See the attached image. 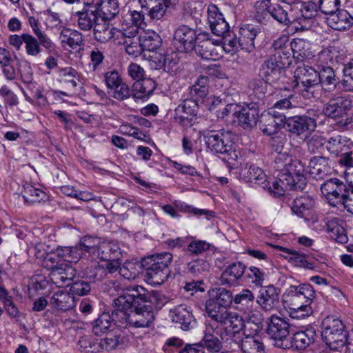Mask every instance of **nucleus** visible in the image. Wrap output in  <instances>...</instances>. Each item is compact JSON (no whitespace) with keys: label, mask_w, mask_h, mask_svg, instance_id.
<instances>
[{"label":"nucleus","mask_w":353,"mask_h":353,"mask_svg":"<svg viewBox=\"0 0 353 353\" xmlns=\"http://www.w3.org/2000/svg\"><path fill=\"white\" fill-rule=\"evenodd\" d=\"M180 101L174 110V119L181 125L190 127L196 118L199 104L185 94L181 97Z\"/></svg>","instance_id":"nucleus-10"},{"label":"nucleus","mask_w":353,"mask_h":353,"mask_svg":"<svg viewBox=\"0 0 353 353\" xmlns=\"http://www.w3.org/2000/svg\"><path fill=\"white\" fill-rule=\"evenodd\" d=\"M291 179L286 178L285 175L278 174L277 179L272 183V185L268 186L267 182L263 184V189L268 188L269 193L274 197H280L285 194L287 190H296L295 188L290 183Z\"/></svg>","instance_id":"nucleus-41"},{"label":"nucleus","mask_w":353,"mask_h":353,"mask_svg":"<svg viewBox=\"0 0 353 353\" xmlns=\"http://www.w3.org/2000/svg\"><path fill=\"white\" fill-rule=\"evenodd\" d=\"M256 301L259 307L265 312H271L276 309L279 303L276 288L272 285L261 288Z\"/></svg>","instance_id":"nucleus-22"},{"label":"nucleus","mask_w":353,"mask_h":353,"mask_svg":"<svg viewBox=\"0 0 353 353\" xmlns=\"http://www.w3.org/2000/svg\"><path fill=\"white\" fill-rule=\"evenodd\" d=\"M23 197L29 203H40L46 199L47 195L43 190L28 184L23 188Z\"/></svg>","instance_id":"nucleus-56"},{"label":"nucleus","mask_w":353,"mask_h":353,"mask_svg":"<svg viewBox=\"0 0 353 353\" xmlns=\"http://www.w3.org/2000/svg\"><path fill=\"white\" fill-rule=\"evenodd\" d=\"M258 32V30L250 25L241 28L239 36L241 49L251 52L254 48V39Z\"/></svg>","instance_id":"nucleus-49"},{"label":"nucleus","mask_w":353,"mask_h":353,"mask_svg":"<svg viewBox=\"0 0 353 353\" xmlns=\"http://www.w3.org/2000/svg\"><path fill=\"white\" fill-rule=\"evenodd\" d=\"M208 77L200 76L194 84L188 88V92L184 94L198 104L203 103L205 98L208 94Z\"/></svg>","instance_id":"nucleus-37"},{"label":"nucleus","mask_w":353,"mask_h":353,"mask_svg":"<svg viewBox=\"0 0 353 353\" xmlns=\"http://www.w3.org/2000/svg\"><path fill=\"white\" fill-rule=\"evenodd\" d=\"M50 280L58 287L70 286L76 276V270L65 264H56L49 267Z\"/></svg>","instance_id":"nucleus-16"},{"label":"nucleus","mask_w":353,"mask_h":353,"mask_svg":"<svg viewBox=\"0 0 353 353\" xmlns=\"http://www.w3.org/2000/svg\"><path fill=\"white\" fill-rule=\"evenodd\" d=\"M300 12L301 13V17L295 19L297 21L296 26H294L295 31H303L307 29V19H312L316 17L319 10L318 3H315L312 1L302 2L301 1Z\"/></svg>","instance_id":"nucleus-30"},{"label":"nucleus","mask_w":353,"mask_h":353,"mask_svg":"<svg viewBox=\"0 0 353 353\" xmlns=\"http://www.w3.org/2000/svg\"><path fill=\"white\" fill-rule=\"evenodd\" d=\"M218 326H214L212 323L205 325L204 335L202 339L204 347L212 352H218L222 347L220 339L218 338Z\"/></svg>","instance_id":"nucleus-39"},{"label":"nucleus","mask_w":353,"mask_h":353,"mask_svg":"<svg viewBox=\"0 0 353 353\" xmlns=\"http://www.w3.org/2000/svg\"><path fill=\"white\" fill-rule=\"evenodd\" d=\"M240 177L247 182L262 185L267 182V176L263 170L252 163H245L241 168Z\"/></svg>","instance_id":"nucleus-29"},{"label":"nucleus","mask_w":353,"mask_h":353,"mask_svg":"<svg viewBox=\"0 0 353 353\" xmlns=\"http://www.w3.org/2000/svg\"><path fill=\"white\" fill-rule=\"evenodd\" d=\"M284 68V65L269 57L261 65L259 76L268 83H275L280 79L281 70Z\"/></svg>","instance_id":"nucleus-25"},{"label":"nucleus","mask_w":353,"mask_h":353,"mask_svg":"<svg viewBox=\"0 0 353 353\" xmlns=\"http://www.w3.org/2000/svg\"><path fill=\"white\" fill-rule=\"evenodd\" d=\"M223 38V48L228 53H232L238 50L239 48H241V44H240V39L232 35V33L228 30L226 34L221 35Z\"/></svg>","instance_id":"nucleus-60"},{"label":"nucleus","mask_w":353,"mask_h":353,"mask_svg":"<svg viewBox=\"0 0 353 353\" xmlns=\"http://www.w3.org/2000/svg\"><path fill=\"white\" fill-rule=\"evenodd\" d=\"M82 243L90 251L91 260L121 259L125 255V252L121 249L116 241L101 240L98 237L85 236Z\"/></svg>","instance_id":"nucleus-4"},{"label":"nucleus","mask_w":353,"mask_h":353,"mask_svg":"<svg viewBox=\"0 0 353 353\" xmlns=\"http://www.w3.org/2000/svg\"><path fill=\"white\" fill-rule=\"evenodd\" d=\"M112 90V97L119 101H124L132 97V90L125 82L113 88Z\"/></svg>","instance_id":"nucleus-62"},{"label":"nucleus","mask_w":353,"mask_h":353,"mask_svg":"<svg viewBox=\"0 0 353 353\" xmlns=\"http://www.w3.org/2000/svg\"><path fill=\"white\" fill-rule=\"evenodd\" d=\"M207 19L212 32L216 36L224 35L230 29L223 14L216 5L210 3L207 8Z\"/></svg>","instance_id":"nucleus-20"},{"label":"nucleus","mask_w":353,"mask_h":353,"mask_svg":"<svg viewBox=\"0 0 353 353\" xmlns=\"http://www.w3.org/2000/svg\"><path fill=\"white\" fill-rule=\"evenodd\" d=\"M59 39L63 45H67L72 49H77L83 45V35L76 30L63 28L60 33Z\"/></svg>","instance_id":"nucleus-47"},{"label":"nucleus","mask_w":353,"mask_h":353,"mask_svg":"<svg viewBox=\"0 0 353 353\" xmlns=\"http://www.w3.org/2000/svg\"><path fill=\"white\" fill-rule=\"evenodd\" d=\"M292 52V59L298 61L310 59L313 57L311 51V43L303 39L296 38L290 41Z\"/></svg>","instance_id":"nucleus-44"},{"label":"nucleus","mask_w":353,"mask_h":353,"mask_svg":"<svg viewBox=\"0 0 353 353\" xmlns=\"http://www.w3.org/2000/svg\"><path fill=\"white\" fill-rule=\"evenodd\" d=\"M352 108V101L345 97H337L329 100L323 107L325 117L339 119L345 117Z\"/></svg>","instance_id":"nucleus-13"},{"label":"nucleus","mask_w":353,"mask_h":353,"mask_svg":"<svg viewBox=\"0 0 353 353\" xmlns=\"http://www.w3.org/2000/svg\"><path fill=\"white\" fill-rule=\"evenodd\" d=\"M328 26L336 30L344 31L353 26V16L346 10H338L327 18Z\"/></svg>","instance_id":"nucleus-26"},{"label":"nucleus","mask_w":353,"mask_h":353,"mask_svg":"<svg viewBox=\"0 0 353 353\" xmlns=\"http://www.w3.org/2000/svg\"><path fill=\"white\" fill-rule=\"evenodd\" d=\"M202 134L207 148L211 152L228 156L232 152L233 141L229 132L224 130H205Z\"/></svg>","instance_id":"nucleus-8"},{"label":"nucleus","mask_w":353,"mask_h":353,"mask_svg":"<svg viewBox=\"0 0 353 353\" xmlns=\"http://www.w3.org/2000/svg\"><path fill=\"white\" fill-rule=\"evenodd\" d=\"M179 62L178 54L175 52L165 54V64L163 69L170 74L175 73L177 70V65Z\"/></svg>","instance_id":"nucleus-64"},{"label":"nucleus","mask_w":353,"mask_h":353,"mask_svg":"<svg viewBox=\"0 0 353 353\" xmlns=\"http://www.w3.org/2000/svg\"><path fill=\"white\" fill-rule=\"evenodd\" d=\"M196 52L203 59L216 60L219 57L216 46L210 39H205L195 45Z\"/></svg>","instance_id":"nucleus-48"},{"label":"nucleus","mask_w":353,"mask_h":353,"mask_svg":"<svg viewBox=\"0 0 353 353\" xmlns=\"http://www.w3.org/2000/svg\"><path fill=\"white\" fill-rule=\"evenodd\" d=\"M94 9L101 20H111L119 12L120 7L118 0H99Z\"/></svg>","instance_id":"nucleus-38"},{"label":"nucleus","mask_w":353,"mask_h":353,"mask_svg":"<svg viewBox=\"0 0 353 353\" xmlns=\"http://www.w3.org/2000/svg\"><path fill=\"white\" fill-rule=\"evenodd\" d=\"M304 172L305 165L299 159H292L290 164L279 175H285L286 178L291 179L290 181H292L289 183H292L296 190H303L307 184Z\"/></svg>","instance_id":"nucleus-18"},{"label":"nucleus","mask_w":353,"mask_h":353,"mask_svg":"<svg viewBox=\"0 0 353 353\" xmlns=\"http://www.w3.org/2000/svg\"><path fill=\"white\" fill-rule=\"evenodd\" d=\"M59 77L60 82L72 88H76L80 82L79 73L71 67L61 69Z\"/></svg>","instance_id":"nucleus-54"},{"label":"nucleus","mask_w":353,"mask_h":353,"mask_svg":"<svg viewBox=\"0 0 353 353\" xmlns=\"http://www.w3.org/2000/svg\"><path fill=\"white\" fill-rule=\"evenodd\" d=\"M316 332L312 328L307 329L305 331L298 332L293 335L292 340L288 342L289 348L305 349L310 344L314 342Z\"/></svg>","instance_id":"nucleus-43"},{"label":"nucleus","mask_w":353,"mask_h":353,"mask_svg":"<svg viewBox=\"0 0 353 353\" xmlns=\"http://www.w3.org/2000/svg\"><path fill=\"white\" fill-rule=\"evenodd\" d=\"M349 189L343 181L337 178L330 179L321 185V191L326 201L334 207H339L342 203Z\"/></svg>","instance_id":"nucleus-9"},{"label":"nucleus","mask_w":353,"mask_h":353,"mask_svg":"<svg viewBox=\"0 0 353 353\" xmlns=\"http://www.w3.org/2000/svg\"><path fill=\"white\" fill-rule=\"evenodd\" d=\"M288 130L297 136H307L316 128L313 119L302 116H294L285 119Z\"/></svg>","instance_id":"nucleus-19"},{"label":"nucleus","mask_w":353,"mask_h":353,"mask_svg":"<svg viewBox=\"0 0 353 353\" xmlns=\"http://www.w3.org/2000/svg\"><path fill=\"white\" fill-rule=\"evenodd\" d=\"M318 74V87L321 85L322 88L327 91L334 90L336 88L339 79L331 67H322Z\"/></svg>","instance_id":"nucleus-45"},{"label":"nucleus","mask_w":353,"mask_h":353,"mask_svg":"<svg viewBox=\"0 0 353 353\" xmlns=\"http://www.w3.org/2000/svg\"><path fill=\"white\" fill-rule=\"evenodd\" d=\"M156 88L155 81L150 78H144L136 81L132 85V97L135 100L148 98Z\"/></svg>","instance_id":"nucleus-42"},{"label":"nucleus","mask_w":353,"mask_h":353,"mask_svg":"<svg viewBox=\"0 0 353 353\" xmlns=\"http://www.w3.org/2000/svg\"><path fill=\"white\" fill-rule=\"evenodd\" d=\"M71 19L77 23V27L83 31H89L95 28L100 21L97 12L84 8L81 11H72Z\"/></svg>","instance_id":"nucleus-21"},{"label":"nucleus","mask_w":353,"mask_h":353,"mask_svg":"<svg viewBox=\"0 0 353 353\" xmlns=\"http://www.w3.org/2000/svg\"><path fill=\"white\" fill-rule=\"evenodd\" d=\"M325 139L318 134H314L307 142L309 152L311 153H321L324 149Z\"/></svg>","instance_id":"nucleus-63"},{"label":"nucleus","mask_w":353,"mask_h":353,"mask_svg":"<svg viewBox=\"0 0 353 353\" xmlns=\"http://www.w3.org/2000/svg\"><path fill=\"white\" fill-rule=\"evenodd\" d=\"M330 172L329 159L322 156H316L309 162L308 172L310 175L316 180L323 179Z\"/></svg>","instance_id":"nucleus-34"},{"label":"nucleus","mask_w":353,"mask_h":353,"mask_svg":"<svg viewBox=\"0 0 353 353\" xmlns=\"http://www.w3.org/2000/svg\"><path fill=\"white\" fill-rule=\"evenodd\" d=\"M148 298L147 290L141 285H132L125 289L123 294L114 299V304L120 310L118 314H114L116 320L125 327H148L154 319L152 307L142 305Z\"/></svg>","instance_id":"nucleus-1"},{"label":"nucleus","mask_w":353,"mask_h":353,"mask_svg":"<svg viewBox=\"0 0 353 353\" xmlns=\"http://www.w3.org/2000/svg\"><path fill=\"white\" fill-rule=\"evenodd\" d=\"M318 77V72L311 66L298 65L294 72L295 87L307 98L316 97Z\"/></svg>","instance_id":"nucleus-7"},{"label":"nucleus","mask_w":353,"mask_h":353,"mask_svg":"<svg viewBox=\"0 0 353 353\" xmlns=\"http://www.w3.org/2000/svg\"><path fill=\"white\" fill-rule=\"evenodd\" d=\"M173 205H174L176 212L178 211L183 213L193 214L198 216L205 215L207 219H210L215 217V213L213 211L204 209H199L181 201H174L173 202Z\"/></svg>","instance_id":"nucleus-50"},{"label":"nucleus","mask_w":353,"mask_h":353,"mask_svg":"<svg viewBox=\"0 0 353 353\" xmlns=\"http://www.w3.org/2000/svg\"><path fill=\"white\" fill-rule=\"evenodd\" d=\"M269 14L272 17L284 26H291L294 29V26H296L297 21L295 19H292L288 12L283 9L280 5H275L270 10Z\"/></svg>","instance_id":"nucleus-52"},{"label":"nucleus","mask_w":353,"mask_h":353,"mask_svg":"<svg viewBox=\"0 0 353 353\" xmlns=\"http://www.w3.org/2000/svg\"><path fill=\"white\" fill-rule=\"evenodd\" d=\"M343 72L341 83L343 89L345 91H353V59L344 66Z\"/></svg>","instance_id":"nucleus-61"},{"label":"nucleus","mask_w":353,"mask_h":353,"mask_svg":"<svg viewBox=\"0 0 353 353\" xmlns=\"http://www.w3.org/2000/svg\"><path fill=\"white\" fill-rule=\"evenodd\" d=\"M283 297V301L292 319H304L313 313L311 304L315 297V292L311 285H290Z\"/></svg>","instance_id":"nucleus-2"},{"label":"nucleus","mask_w":353,"mask_h":353,"mask_svg":"<svg viewBox=\"0 0 353 353\" xmlns=\"http://www.w3.org/2000/svg\"><path fill=\"white\" fill-rule=\"evenodd\" d=\"M208 316L222 326L223 332L220 334L222 340H228V336L234 337L242 330L243 317L230 308L208 314Z\"/></svg>","instance_id":"nucleus-6"},{"label":"nucleus","mask_w":353,"mask_h":353,"mask_svg":"<svg viewBox=\"0 0 353 353\" xmlns=\"http://www.w3.org/2000/svg\"><path fill=\"white\" fill-rule=\"evenodd\" d=\"M239 125L244 129H251L257 123L259 118V109L254 105L250 104L243 107L236 116Z\"/></svg>","instance_id":"nucleus-35"},{"label":"nucleus","mask_w":353,"mask_h":353,"mask_svg":"<svg viewBox=\"0 0 353 353\" xmlns=\"http://www.w3.org/2000/svg\"><path fill=\"white\" fill-rule=\"evenodd\" d=\"M289 323L283 319L272 316L268 323L267 332L271 338L277 341L276 345L283 348H289L288 341H285L289 335Z\"/></svg>","instance_id":"nucleus-12"},{"label":"nucleus","mask_w":353,"mask_h":353,"mask_svg":"<svg viewBox=\"0 0 353 353\" xmlns=\"http://www.w3.org/2000/svg\"><path fill=\"white\" fill-rule=\"evenodd\" d=\"M245 265L241 262H235L229 265L221 273L220 282L221 285L234 286L245 273Z\"/></svg>","instance_id":"nucleus-27"},{"label":"nucleus","mask_w":353,"mask_h":353,"mask_svg":"<svg viewBox=\"0 0 353 353\" xmlns=\"http://www.w3.org/2000/svg\"><path fill=\"white\" fill-rule=\"evenodd\" d=\"M285 116H279L275 118L269 113H263L259 119V128L263 134L272 135L277 133L281 125L285 123Z\"/></svg>","instance_id":"nucleus-36"},{"label":"nucleus","mask_w":353,"mask_h":353,"mask_svg":"<svg viewBox=\"0 0 353 353\" xmlns=\"http://www.w3.org/2000/svg\"><path fill=\"white\" fill-rule=\"evenodd\" d=\"M113 307L114 310L112 312V314H110L108 312H104L93 322L92 333L94 335L101 336L104 334H107L108 331L110 330L112 323L118 324L119 326L122 325L121 322H120V321H117L114 317V314H118L120 312V310H118L119 307L114 304V302L113 303Z\"/></svg>","instance_id":"nucleus-23"},{"label":"nucleus","mask_w":353,"mask_h":353,"mask_svg":"<svg viewBox=\"0 0 353 353\" xmlns=\"http://www.w3.org/2000/svg\"><path fill=\"white\" fill-rule=\"evenodd\" d=\"M143 51L154 52L161 44L159 35L154 31H146L139 36Z\"/></svg>","instance_id":"nucleus-51"},{"label":"nucleus","mask_w":353,"mask_h":353,"mask_svg":"<svg viewBox=\"0 0 353 353\" xmlns=\"http://www.w3.org/2000/svg\"><path fill=\"white\" fill-rule=\"evenodd\" d=\"M233 302L234 297L231 291L225 288H219L216 290L215 294L205 302L206 314L219 312L222 309H230Z\"/></svg>","instance_id":"nucleus-15"},{"label":"nucleus","mask_w":353,"mask_h":353,"mask_svg":"<svg viewBox=\"0 0 353 353\" xmlns=\"http://www.w3.org/2000/svg\"><path fill=\"white\" fill-rule=\"evenodd\" d=\"M105 271L103 268L98 265L95 261L93 264L90 266H86L83 270V276L89 279L92 282L101 281Z\"/></svg>","instance_id":"nucleus-58"},{"label":"nucleus","mask_w":353,"mask_h":353,"mask_svg":"<svg viewBox=\"0 0 353 353\" xmlns=\"http://www.w3.org/2000/svg\"><path fill=\"white\" fill-rule=\"evenodd\" d=\"M315 203L313 196L303 194L294 200L291 210L299 218L308 220L309 216L314 210Z\"/></svg>","instance_id":"nucleus-24"},{"label":"nucleus","mask_w":353,"mask_h":353,"mask_svg":"<svg viewBox=\"0 0 353 353\" xmlns=\"http://www.w3.org/2000/svg\"><path fill=\"white\" fill-rule=\"evenodd\" d=\"M255 296L249 289H243L234 296V303L238 310L246 312L252 309Z\"/></svg>","instance_id":"nucleus-46"},{"label":"nucleus","mask_w":353,"mask_h":353,"mask_svg":"<svg viewBox=\"0 0 353 353\" xmlns=\"http://www.w3.org/2000/svg\"><path fill=\"white\" fill-rule=\"evenodd\" d=\"M344 329L341 321L334 316H327L322 322L323 341L332 350L343 347L347 338Z\"/></svg>","instance_id":"nucleus-5"},{"label":"nucleus","mask_w":353,"mask_h":353,"mask_svg":"<svg viewBox=\"0 0 353 353\" xmlns=\"http://www.w3.org/2000/svg\"><path fill=\"white\" fill-rule=\"evenodd\" d=\"M141 267V261L137 263L133 261H127L119 268V274L128 280L134 279L139 274L138 268Z\"/></svg>","instance_id":"nucleus-57"},{"label":"nucleus","mask_w":353,"mask_h":353,"mask_svg":"<svg viewBox=\"0 0 353 353\" xmlns=\"http://www.w3.org/2000/svg\"><path fill=\"white\" fill-rule=\"evenodd\" d=\"M270 57L285 67H288L292 62V52L289 37L282 35L274 40L269 48Z\"/></svg>","instance_id":"nucleus-11"},{"label":"nucleus","mask_w":353,"mask_h":353,"mask_svg":"<svg viewBox=\"0 0 353 353\" xmlns=\"http://www.w3.org/2000/svg\"><path fill=\"white\" fill-rule=\"evenodd\" d=\"M102 23L99 21L94 29V37L100 43H106L110 40H113L116 43V31L117 28L112 26L108 22V20H101Z\"/></svg>","instance_id":"nucleus-40"},{"label":"nucleus","mask_w":353,"mask_h":353,"mask_svg":"<svg viewBox=\"0 0 353 353\" xmlns=\"http://www.w3.org/2000/svg\"><path fill=\"white\" fill-rule=\"evenodd\" d=\"M50 304L57 310L66 312L74 307L76 303L74 296L70 292L61 290L52 294Z\"/></svg>","instance_id":"nucleus-33"},{"label":"nucleus","mask_w":353,"mask_h":353,"mask_svg":"<svg viewBox=\"0 0 353 353\" xmlns=\"http://www.w3.org/2000/svg\"><path fill=\"white\" fill-rule=\"evenodd\" d=\"M174 40L179 51L188 52L195 47L196 31L186 25H181L175 30Z\"/></svg>","instance_id":"nucleus-17"},{"label":"nucleus","mask_w":353,"mask_h":353,"mask_svg":"<svg viewBox=\"0 0 353 353\" xmlns=\"http://www.w3.org/2000/svg\"><path fill=\"white\" fill-rule=\"evenodd\" d=\"M349 140H347L345 137L341 135H336L331 137L326 141V149L327 151L332 154L336 156L340 155L339 163L346 167L343 163H341V160L345 155H348L353 159L352 157V152L347 151V143Z\"/></svg>","instance_id":"nucleus-31"},{"label":"nucleus","mask_w":353,"mask_h":353,"mask_svg":"<svg viewBox=\"0 0 353 353\" xmlns=\"http://www.w3.org/2000/svg\"><path fill=\"white\" fill-rule=\"evenodd\" d=\"M139 28L136 26H129L122 29H117L116 34V43L121 45L125 41H134V39H139L138 34Z\"/></svg>","instance_id":"nucleus-55"},{"label":"nucleus","mask_w":353,"mask_h":353,"mask_svg":"<svg viewBox=\"0 0 353 353\" xmlns=\"http://www.w3.org/2000/svg\"><path fill=\"white\" fill-rule=\"evenodd\" d=\"M327 232L330 233V238L339 243H345L347 236L343 227L339 225L337 222H328L326 224Z\"/></svg>","instance_id":"nucleus-59"},{"label":"nucleus","mask_w":353,"mask_h":353,"mask_svg":"<svg viewBox=\"0 0 353 353\" xmlns=\"http://www.w3.org/2000/svg\"><path fill=\"white\" fill-rule=\"evenodd\" d=\"M8 42L17 51L20 50L24 44L26 53L30 57H36L42 51L37 38L28 33H23L21 35L12 34L9 37Z\"/></svg>","instance_id":"nucleus-14"},{"label":"nucleus","mask_w":353,"mask_h":353,"mask_svg":"<svg viewBox=\"0 0 353 353\" xmlns=\"http://www.w3.org/2000/svg\"><path fill=\"white\" fill-rule=\"evenodd\" d=\"M170 317L172 321L181 325L183 330H188L192 327L194 321V316L190 308L185 305H179L170 310Z\"/></svg>","instance_id":"nucleus-28"},{"label":"nucleus","mask_w":353,"mask_h":353,"mask_svg":"<svg viewBox=\"0 0 353 353\" xmlns=\"http://www.w3.org/2000/svg\"><path fill=\"white\" fill-rule=\"evenodd\" d=\"M172 261V255L169 252L143 258L141 265L146 271L145 280L152 285H160L165 283L170 274L169 265Z\"/></svg>","instance_id":"nucleus-3"},{"label":"nucleus","mask_w":353,"mask_h":353,"mask_svg":"<svg viewBox=\"0 0 353 353\" xmlns=\"http://www.w3.org/2000/svg\"><path fill=\"white\" fill-rule=\"evenodd\" d=\"M242 353H264L265 346L260 338L244 337L240 345Z\"/></svg>","instance_id":"nucleus-53"},{"label":"nucleus","mask_w":353,"mask_h":353,"mask_svg":"<svg viewBox=\"0 0 353 353\" xmlns=\"http://www.w3.org/2000/svg\"><path fill=\"white\" fill-rule=\"evenodd\" d=\"M83 239L84 236L81 239L76 246L59 248L57 249L58 255L70 263L79 261L83 255L90 257V251L83 245Z\"/></svg>","instance_id":"nucleus-32"}]
</instances>
